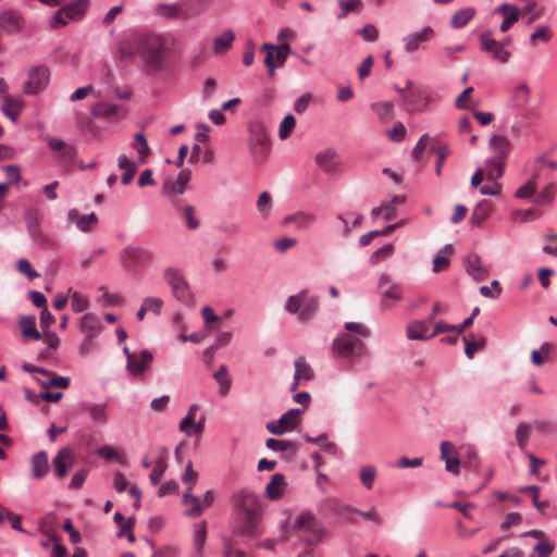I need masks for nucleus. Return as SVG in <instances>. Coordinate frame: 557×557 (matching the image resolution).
Returning <instances> with one entry per match:
<instances>
[{"label":"nucleus","mask_w":557,"mask_h":557,"mask_svg":"<svg viewBox=\"0 0 557 557\" xmlns=\"http://www.w3.org/2000/svg\"><path fill=\"white\" fill-rule=\"evenodd\" d=\"M463 341H465V344H466V347H465V352L467 355L468 358H472L473 355L479 351L480 349H482L485 345V337L482 336L480 338V341H475L474 339V336L471 334V335H468V336H463Z\"/></svg>","instance_id":"obj_55"},{"label":"nucleus","mask_w":557,"mask_h":557,"mask_svg":"<svg viewBox=\"0 0 557 557\" xmlns=\"http://www.w3.org/2000/svg\"><path fill=\"white\" fill-rule=\"evenodd\" d=\"M47 143L49 148L57 153V157L63 161H72L75 158V149L67 145L64 140L48 137Z\"/></svg>","instance_id":"obj_27"},{"label":"nucleus","mask_w":557,"mask_h":557,"mask_svg":"<svg viewBox=\"0 0 557 557\" xmlns=\"http://www.w3.org/2000/svg\"><path fill=\"white\" fill-rule=\"evenodd\" d=\"M377 471L374 466H363L359 470L360 481L367 490H371L373 487Z\"/></svg>","instance_id":"obj_49"},{"label":"nucleus","mask_w":557,"mask_h":557,"mask_svg":"<svg viewBox=\"0 0 557 557\" xmlns=\"http://www.w3.org/2000/svg\"><path fill=\"white\" fill-rule=\"evenodd\" d=\"M403 109L408 113L429 111L440 100L438 95L429 86L414 85L407 81L404 89H398Z\"/></svg>","instance_id":"obj_3"},{"label":"nucleus","mask_w":557,"mask_h":557,"mask_svg":"<svg viewBox=\"0 0 557 557\" xmlns=\"http://www.w3.org/2000/svg\"><path fill=\"white\" fill-rule=\"evenodd\" d=\"M555 193H556V184L549 183L548 185H546L544 187V189L541 193H539L533 198V202L536 205H542V206L549 205L554 199Z\"/></svg>","instance_id":"obj_54"},{"label":"nucleus","mask_w":557,"mask_h":557,"mask_svg":"<svg viewBox=\"0 0 557 557\" xmlns=\"http://www.w3.org/2000/svg\"><path fill=\"white\" fill-rule=\"evenodd\" d=\"M213 376L219 383L220 394L223 396L227 395L231 388V377L228 376L226 367L221 366Z\"/></svg>","instance_id":"obj_51"},{"label":"nucleus","mask_w":557,"mask_h":557,"mask_svg":"<svg viewBox=\"0 0 557 557\" xmlns=\"http://www.w3.org/2000/svg\"><path fill=\"white\" fill-rule=\"evenodd\" d=\"M495 12L500 13L504 17L499 26L502 33H506L520 17V10L508 3L502 4Z\"/></svg>","instance_id":"obj_26"},{"label":"nucleus","mask_w":557,"mask_h":557,"mask_svg":"<svg viewBox=\"0 0 557 557\" xmlns=\"http://www.w3.org/2000/svg\"><path fill=\"white\" fill-rule=\"evenodd\" d=\"M117 164L121 170H124V173L121 178L122 183L124 185L129 184L137 172V165L131 162L125 154H121L119 157Z\"/></svg>","instance_id":"obj_39"},{"label":"nucleus","mask_w":557,"mask_h":557,"mask_svg":"<svg viewBox=\"0 0 557 557\" xmlns=\"http://www.w3.org/2000/svg\"><path fill=\"white\" fill-rule=\"evenodd\" d=\"M79 330L85 337L96 338L102 331V324L97 315L86 313L79 320Z\"/></svg>","instance_id":"obj_24"},{"label":"nucleus","mask_w":557,"mask_h":557,"mask_svg":"<svg viewBox=\"0 0 557 557\" xmlns=\"http://www.w3.org/2000/svg\"><path fill=\"white\" fill-rule=\"evenodd\" d=\"M318 308H319L318 298L309 296V294L307 293L305 302L302 305L301 311L298 317L299 320L304 321V322L311 320L315 315Z\"/></svg>","instance_id":"obj_38"},{"label":"nucleus","mask_w":557,"mask_h":557,"mask_svg":"<svg viewBox=\"0 0 557 557\" xmlns=\"http://www.w3.org/2000/svg\"><path fill=\"white\" fill-rule=\"evenodd\" d=\"M233 503L240 521L238 533L253 536L261 520L262 507L258 496L248 488H243L233 496Z\"/></svg>","instance_id":"obj_2"},{"label":"nucleus","mask_w":557,"mask_h":557,"mask_svg":"<svg viewBox=\"0 0 557 557\" xmlns=\"http://www.w3.org/2000/svg\"><path fill=\"white\" fill-rule=\"evenodd\" d=\"M172 203L180 210V213L189 230L194 231L200 226V221L196 216V208L194 206L188 205L180 208L177 199H173Z\"/></svg>","instance_id":"obj_35"},{"label":"nucleus","mask_w":557,"mask_h":557,"mask_svg":"<svg viewBox=\"0 0 557 557\" xmlns=\"http://www.w3.org/2000/svg\"><path fill=\"white\" fill-rule=\"evenodd\" d=\"M294 528L308 545L304 554L299 555V557H307L313 554L311 546L320 543L325 535V530L322 524L311 512H304L296 518Z\"/></svg>","instance_id":"obj_4"},{"label":"nucleus","mask_w":557,"mask_h":557,"mask_svg":"<svg viewBox=\"0 0 557 557\" xmlns=\"http://www.w3.org/2000/svg\"><path fill=\"white\" fill-rule=\"evenodd\" d=\"M512 101L515 107L523 108L530 101V88L527 84H520L512 94Z\"/></svg>","instance_id":"obj_46"},{"label":"nucleus","mask_w":557,"mask_h":557,"mask_svg":"<svg viewBox=\"0 0 557 557\" xmlns=\"http://www.w3.org/2000/svg\"><path fill=\"white\" fill-rule=\"evenodd\" d=\"M380 306L384 310L394 308L395 304L403 300V286L392 281L387 274H382L379 278Z\"/></svg>","instance_id":"obj_9"},{"label":"nucleus","mask_w":557,"mask_h":557,"mask_svg":"<svg viewBox=\"0 0 557 557\" xmlns=\"http://www.w3.org/2000/svg\"><path fill=\"white\" fill-rule=\"evenodd\" d=\"M123 351L127 359L126 368L136 377L143 375L149 369L153 359L152 354L147 349L131 352L127 347H124Z\"/></svg>","instance_id":"obj_14"},{"label":"nucleus","mask_w":557,"mask_h":557,"mask_svg":"<svg viewBox=\"0 0 557 557\" xmlns=\"http://www.w3.org/2000/svg\"><path fill=\"white\" fill-rule=\"evenodd\" d=\"M273 207L270 193L262 191L257 200V209L263 219H268Z\"/></svg>","instance_id":"obj_50"},{"label":"nucleus","mask_w":557,"mask_h":557,"mask_svg":"<svg viewBox=\"0 0 557 557\" xmlns=\"http://www.w3.org/2000/svg\"><path fill=\"white\" fill-rule=\"evenodd\" d=\"M536 178L537 175L534 174L530 181H528L524 185L517 189L516 197L520 199H529L532 196H534L536 190Z\"/></svg>","instance_id":"obj_59"},{"label":"nucleus","mask_w":557,"mask_h":557,"mask_svg":"<svg viewBox=\"0 0 557 557\" xmlns=\"http://www.w3.org/2000/svg\"><path fill=\"white\" fill-rule=\"evenodd\" d=\"M134 148L138 153L139 161L145 162L147 157L150 154V149L144 133H137L134 135Z\"/></svg>","instance_id":"obj_47"},{"label":"nucleus","mask_w":557,"mask_h":557,"mask_svg":"<svg viewBox=\"0 0 557 557\" xmlns=\"http://www.w3.org/2000/svg\"><path fill=\"white\" fill-rule=\"evenodd\" d=\"M301 409H289L277 421H271L267 424V430L274 435H282L287 431L294 430L301 421Z\"/></svg>","instance_id":"obj_15"},{"label":"nucleus","mask_w":557,"mask_h":557,"mask_svg":"<svg viewBox=\"0 0 557 557\" xmlns=\"http://www.w3.org/2000/svg\"><path fill=\"white\" fill-rule=\"evenodd\" d=\"M214 500V493L212 491H207L203 495V500L201 502L198 497L191 494V486H188L187 491L183 495V504L184 505H193L190 509L186 511V516L188 517H199L202 513L203 508L211 506Z\"/></svg>","instance_id":"obj_16"},{"label":"nucleus","mask_w":557,"mask_h":557,"mask_svg":"<svg viewBox=\"0 0 557 557\" xmlns=\"http://www.w3.org/2000/svg\"><path fill=\"white\" fill-rule=\"evenodd\" d=\"M434 138L430 137L428 134H424L418 140L416 147L412 150V157L416 161H420L424 154L426 147L431 149V147H435L433 143Z\"/></svg>","instance_id":"obj_53"},{"label":"nucleus","mask_w":557,"mask_h":557,"mask_svg":"<svg viewBox=\"0 0 557 557\" xmlns=\"http://www.w3.org/2000/svg\"><path fill=\"white\" fill-rule=\"evenodd\" d=\"M189 178H190V172L188 170H184V171L180 172L174 182H169L164 185L165 194L168 196L183 195L186 189Z\"/></svg>","instance_id":"obj_29"},{"label":"nucleus","mask_w":557,"mask_h":557,"mask_svg":"<svg viewBox=\"0 0 557 557\" xmlns=\"http://www.w3.org/2000/svg\"><path fill=\"white\" fill-rule=\"evenodd\" d=\"M490 148L493 157L486 163L495 170L496 175H503L504 165L510 151V141L504 136L495 135L490 140Z\"/></svg>","instance_id":"obj_12"},{"label":"nucleus","mask_w":557,"mask_h":557,"mask_svg":"<svg viewBox=\"0 0 557 557\" xmlns=\"http://www.w3.org/2000/svg\"><path fill=\"white\" fill-rule=\"evenodd\" d=\"M156 12L162 16L168 18H183L185 17L182 13L181 4L178 3H161L157 5Z\"/></svg>","instance_id":"obj_41"},{"label":"nucleus","mask_w":557,"mask_h":557,"mask_svg":"<svg viewBox=\"0 0 557 557\" xmlns=\"http://www.w3.org/2000/svg\"><path fill=\"white\" fill-rule=\"evenodd\" d=\"M95 115L108 119H121L126 115V110L123 107L112 103H99L95 107Z\"/></svg>","instance_id":"obj_33"},{"label":"nucleus","mask_w":557,"mask_h":557,"mask_svg":"<svg viewBox=\"0 0 557 557\" xmlns=\"http://www.w3.org/2000/svg\"><path fill=\"white\" fill-rule=\"evenodd\" d=\"M175 40L168 35L146 34L136 40V51L148 75H154L168 67L173 54Z\"/></svg>","instance_id":"obj_1"},{"label":"nucleus","mask_w":557,"mask_h":557,"mask_svg":"<svg viewBox=\"0 0 557 557\" xmlns=\"http://www.w3.org/2000/svg\"><path fill=\"white\" fill-rule=\"evenodd\" d=\"M553 38V32L549 26L541 25L537 26L534 32L530 35V45L532 47L536 46L537 41L543 44H547Z\"/></svg>","instance_id":"obj_43"},{"label":"nucleus","mask_w":557,"mask_h":557,"mask_svg":"<svg viewBox=\"0 0 557 557\" xmlns=\"http://www.w3.org/2000/svg\"><path fill=\"white\" fill-rule=\"evenodd\" d=\"M480 48L483 52L487 53L493 60L499 63H507L511 53L505 49V44L495 40L491 32L486 30L479 37Z\"/></svg>","instance_id":"obj_13"},{"label":"nucleus","mask_w":557,"mask_h":557,"mask_svg":"<svg viewBox=\"0 0 557 557\" xmlns=\"http://www.w3.org/2000/svg\"><path fill=\"white\" fill-rule=\"evenodd\" d=\"M23 108V100L20 97L4 96L1 106L2 112L12 121L15 122Z\"/></svg>","instance_id":"obj_32"},{"label":"nucleus","mask_w":557,"mask_h":557,"mask_svg":"<svg viewBox=\"0 0 557 557\" xmlns=\"http://www.w3.org/2000/svg\"><path fill=\"white\" fill-rule=\"evenodd\" d=\"M296 125V120L292 114H287L281 122L278 137L285 140L289 137Z\"/></svg>","instance_id":"obj_58"},{"label":"nucleus","mask_w":557,"mask_h":557,"mask_svg":"<svg viewBox=\"0 0 557 557\" xmlns=\"http://www.w3.org/2000/svg\"><path fill=\"white\" fill-rule=\"evenodd\" d=\"M336 512L343 517H345L346 513H357L360 517H362L364 520L372 521L376 525H381V523H382V517L375 508H371L368 511H362V510L354 508L349 505H344V506H341L336 510Z\"/></svg>","instance_id":"obj_31"},{"label":"nucleus","mask_w":557,"mask_h":557,"mask_svg":"<svg viewBox=\"0 0 557 557\" xmlns=\"http://www.w3.org/2000/svg\"><path fill=\"white\" fill-rule=\"evenodd\" d=\"M372 109L381 120H388L393 116L394 104L392 102H380L372 106Z\"/></svg>","instance_id":"obj_61"},{"label":"nucleus","mask_w":557,"mask_h":557,"mask_svg":"<svg viewBox=\"0 0 557 557\" xmlns=\"http://www.w3.org/2000/svg\"><path fill=\"white\" fill-rule=\"evenodd\" d=\"M87 8V0L72 1L54 13L50 20L51 28H60L65 26L69 21H75L82 17Z\"/></svg>","instance_id":"obj_11"},{"label":"nucleus","mask_w":557,"mask_h":557,"mask_svg":"<svg viewBox=\"0 0 557 557\" xmlns=\"http://www.w3.org/2000/svg\"><path fill=\"white\" fill-rule=\"evenodd\" d=\"M261 51L265 53L264 64L269 70V75L273 77L275 75L276 66L286 61V52L283 50H276V46L271 44H264L261 47Z\"/></svg>","instance_id":"obj_19"},{"label":"nucleus","mask_w":557,"mask_h":557,"mask_svg":"<svg viewBox=\"0 0 557 557\" xmlns=\"http://www.w3.org/2000/svg\"><path fill=\"white\" fill-rule=\"evenodd\" d=\"M429 321H412L406 326V335L410 341H428L431 338L426 334L429 330Z\"/></svg>","instance_id":"obj_28"},{"label":"nucleus","mask_w":557,"mask_h":557,"mask_svg":"<svg viewBox=\"0 0 557 557\" xmlns=\"http://www.w3.org/2000/svg\"><path fill=\"white\" fill-rule=\"evenodd\" d=\"M248 133L251 154L256 160L262 161L269 151V136L264 123L251 121Z\"/></svg>","instance_id":"obj_7"},{"label":"nucleus","mask_w":557,"mask_h":557,"mask_svg":"<svg viewBox=\"0 0 557 557\" xmlns=\"http://www.w3.org/2000/svg\"><path fill=\"white\" fill-rule=\"evenodd\" d=\"M466 269L468 274L478 282L486 280L490 274L488 269L483 265L481 258L475 253H471L467 257Z\"/></svg>","instance_id":"obj_25"},{"label":"nucleus","mask_w":557,"mask_h":557,"mask_svg":"<svg viewBox=\"0 0 557 557\" xmlns=\"http://www.w3.org/2000/svg\"><path fill=\"white\" fill-rule=\"evenodd\" d=\"M338 5L341 8V13L338 14V18H344L348 13L359 12L362 8L361 0H339Z\"/></svg>","instance_id":"obj_57"},{"label":"nucleus","mask_w":557,"mask_h":557,"mask_svg":"<svg viewBox=\"0 0 557 557\" xmlns=\"http://www.w3.org/2000/svg\"><path fill=\"white\" fill-rule=\"evenodd\" d=\"M235 39V35L232 30H226L222 36L218 37L213 41V51L216 54H221L232 47Z\"/></svg>","instance_id":"obj_44"},{"label":"nucleus","mask_w":557,"mask_h":557,"mask_svg":"<svg viewBox=\"0 0 557 557\" xmlns=\"http://www.w3.org/2000/svg\"><path fill=\"white\" fill-rule=\"evenodd\" d=\"M0 27L8 34H15L23 29L24 18L13 10L0 13Z\"/></svg>","instance_id":"obj_22"},{"label":"nucleus","mask_w":557,"mask_h":557,"mask_svg":"<svg viewBox=\"0 0 557 557\" xmlns=\"http://www.w3.org/2000/svg\"><path fill=\"white\" fill-rule=\"evenodd\" d=\"M315 215L308 211H297L286 215L282 220V225H294L297 231L309 230L315 222Z\"/></svg>","instance_id":"obj_20"},{"label":"nucleus","mask_w":557,"mask_h":557,"mask_svg":"<svg viewBox=\"0 0 557 557\" xmlns=\"http://www.w3.org/2000/svg\"><path fill=\"white\" fill-rule=\"evenodd\" d=\"M207 540V530L206 524L198 523L195 524V532H194V539H193V545H194V553L191 557H203L202 552Z\"/></svg>","instance_id":"obj_36"},{"label":"nucleus","mask_w":557,"mask_h":557,"mask_svg":"<svg viewBox=\"0 0 557 557\" xmlns=\"http://www.w3.org/2000/svg\"><path fill=\"white\" fill-rule=\"evenodd\" d=\"M307 293H308L307 290H301L297 295H293V296L288 297L286 305H285V309L292 314H296V313L299 314L301 311L302 305L305 302Z\"/></svg>","instance_id":"obj_48"},{"label":"nucleus","mask_w":557,"mask_h":557,"mask_svg":"<svg viewBox=\"0 0 557 557\" xmlns=\"http://www.w3.org/2000/svg\"><path fill=\"white\" fill-rule=\"evenodd\" d=\"M55 322L54 317L49 312L47 308H44L40 312V325L44 331V334H40L37 330V342H42L47 347L45 350L39 352V358H49L52 352H54L59 346V337L57 334L49 332L50 324Z\"/></svg>","instance_id":"obj_8"},{"label":"nucleus","mask_w":557,"mask_h":557,"mask_svg":"<svg viewBox=\"0 0 557 557\" xmlns=\"http://www.w3.org/2000/svg\"><path fill=\"white\" fill-rule=\"evenodd\" d=\"M18 325L24 337L35 339V318L33 315H21Z\"/></svg>","instance_id":"obj_56"},{"label":"nucleus","mask_w":557,"mask_h":557,"mask_svg":"<svg viewBox=\"0 0 557 557\" xmlns=\"http://www.w3.org/2000/svg\"><path fill=\"white\" fill-rule=\"evenodd\" d=\"M474 14L475 10L473 8H465L456 11L451 16V27L458 29L466 26L472 20Z\"/></svg>","instance_id":"obj_37"},{"label":"nucleus","mask_w":557,"mask_h":557,"mask_svg":"<svg viewBox=\"0 0 557 557\" xmlns=\"http://www.w3.org/2000/svg\"><path fill=\"white\" fill-rule=\"evenodd\" d=\"M394 245L387 244L383 246L382 248L375 250L371 257L370 260L372 263H379L387 258H389L394 253Z\"/></svg>","instance_id":"obj_63"},{"label":"nucleus","mask_w":557,"mask_h":557,"mask_svg":"<svg viewBox=\"0 0 557 557\" xmlns=\"http://www.w3.org/2000/svg\"><path fill=\"white\" fill-rule=\"evenodd\" d=\"M433 35L434 30L430 26L423 27L420 32L409 34L404 38L406 52L412 53L417 51L423 42L431 40Z\"/></svg>","instance_id":"obj_21"},{"label":"nucleus","mask_w":557,"mask_h":557,"mask_svg":"<svg viewBox=\"0 0 557 557\" xmlns=\"http://www.w3.org/2000/svg\"><path fill=\"white\" fill-rule=\"evenodd\" d=\"M494 206L490 200H481L476 203L471 215V223L481 225L493 212Z\"/></svg>","instance_id":"obj_34"},{"label":"nucleus","mask_w":557,"mask_h":557,"mask_svg":"<svg viewBox=\"0 0 557 557\" xmlns=\"http://www.w3.org/2000/svg\"><path fill=\"white\" fill-rule=\"evenodd\" d=\"M295 375L297 380L308 382L313 379L314 372L302 357L295 360Z\"/></svg>","instance_id":"obj_42"},{"label":"nucleus","mask_w":557,"mask_h":557,"mask_svg":"<svg viewBox=\"0 0 557 557\" xmlns=\"http://www.w3.org/2000/svg\"><path fill=\"white\" fill-rule=\"evenodd\" d=\"M367 352L366 344L351 334H341L333 342V354L344 359H355Z\"/></svg>","instance_id":"obj_6"},{"label":"nucleus","mask_w":557,"mask_h":557,"mask_svg":"<svg viewBox=\"0 0 557 557\" xmlns=\"http://www.w3.org/2000/svg\"><path fill=\"white\" fill-rule=\"evenodd\" d=\"M180 431L183 432L186 436H191L193 434H200L203 431V423H196L194 418L185 417L184 419H182L180 423Z\"/></svg>","instance_id":"obj_45"},{"label":"nucleus","mask_w":557,"mask_h":557,"mask_svg":"<svg viewBox=\"0 0 557 557\" xmlns=\"http://www.w3.org/2000/svg\"><path fill=\"white\" fill-rule=\"evenodd\" d=\"M529 120L527 116L521 115L516 119V121L512 123L510 127V132L513 136L518 137L521 135L527 134V131L529 128Z\"/></svg>","instance_id":"obj_62"},{"label":"nucleus","mask_w":557,"mask_h":557,"mask_svg":"<svg viewBox=\"0 0 557 557\" xmlns=\"http://www.w3.org/2000/svg\"><path fill=\"white\" fill-rule=\"evenodd\" d=\"M76 462V455L71 447H63L52 460L53 471L57 478L62 479L67 475L69 470Z\"/></svg>","instance_id":"obj_17"},{"label":"nucleus","mask_w":557,"mask_h":557,"mask_svg":"<svg viewBox=\"0 0 557 557\" xmlns=\"http://www.w3.org/2000/svg\"><path fill=\"white\" fill-rule=\"evenodd\" d=\"M503 175H496L495 170L487 163L484 169H479L471 178V186L473 188L479 187L485 180L500 178Z\"/></svg>","instance_id":"obj_40"},{"label":"nucleus","mask_w":557,"mask_h":557,"mask_svg":"<svg viewBox=\"0 0 557 557\" xmlns=\"http://www.w3.org/2000/svg\"><path fill=\"white\" fill-rule=\"evenodd\" d=\"M37 374L42 375V377H37V384L45 389L37 394V400L41 399L47 403H58L61 400L63 397L62 392H49V389H66L70 386V377L59 376L55 373L39 367H37Z\"/></svg>","instance_id":"obj_5"},{"label":"nucleus","mask_w":557,"mask_h":557,"mask_svg":"<svg viewBox=\"0 0 557 557\" xmlns=\"http://www.w3.org/2000/svg\"><path fill=\"white\" fill-rule=\"evenodd\" d=\"M530 436V425L521 422L516 430V441L521 449H524Z\"/></svg>","instance_id":"obj_64"},{"label":"nucleus","mask_w":557,"mask_h":557,"mask_svg":"<svg viewBox=\"0 0 557 557\" xmlns=\"http://www.w3.org/2000/svg\"><path fill=\"white\" fill-rule=\"evenodd\" d=\"M304 438L308 442V443H312V444H317L319 445L324 451L326 453H330V454H335L336 453V445L332 442L329 441L327 438V435L325 433L317 436V437H312L310 435H305Z\"/></svg>","instance_id":"obj_52"},{"label":"nucleus","mask_w":557,"mask_h":557,"mask_svg":"<svg viewBox=\"0 0 557 557\" xmlns=\"http://www.w3.org/2000/svg\"><path fill=\"white\" fill-rule=\"evenodd\" d=\"M122 261L129 268L145 267L153 261V255L144 248L127 247L122 252Z\"/></svg>","instance_id":"obj_18"},{"label":"nucleus","mask_w":557,"mask_h":557,"mask_svg":"<svg viewBox=\"0 0 557 557\" xmlns=\"http://www.w3.org/2000/svg\"><path fill=\"white\" fill-rule=\"evenodd\" d=\"M164 281L171 286L174 297L185 304L191 301L193 295L181 270L168 268L163 273Z\"/></svg>","instance_id":"obj_10"},{"label":"nucleus","mask_w":557,"mask_h":557,"mask_svg":"<svg viewBox=\"0 0 557 557\" xmlns=\"http://www.w3.org/2000/svg\"><path fill=\"white\" fill-rule=\"evenodd\" d=\"M286 487L285 478L281 473L272 475L270 482L265 486V495L272 500L281 498Z\"/></svg>","instance_id":"obj_30"},{"label":"nucleus","mask_w":557,"mask_h":557,"mask_svg":"<svg viewBox=\"0 0 557 557\" xmlns=\"http://www.w3.org/2000/svg\"><path fill=\"white\" fill-rule=\"evenodd\" d=\"M315 163L324 172L331 173L337 170L341 160L334 149L327 148L317 153Z\"/></svg>","instance_id":"obj_23"},{"label":"nucleus","mask_w":557,"mask_h":557,"mask_svg":"<svg viewBox=\"0 0 557 557\" xmlns=\"http://www.w3.org/2000/svg\"><path fill=\"white\" fill-rule=\"evenodd\" d=\"M98 224V218L95 213L82 215L76 221V226L82 232H89L96 227Z\"/></svg>","instance_id":"obj_60"}]
</instances>
